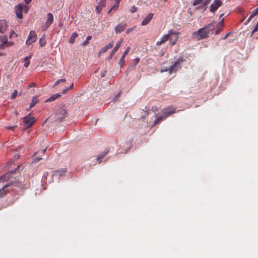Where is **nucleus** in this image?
Instances as JSON below:
<instances>
[{
  "mask_svg": "<svg viewBox=\"0 0 258 258\" xmlns=\"http://www.w3.org/2000/svg\"><path fill=\"white\" fill-rule=\"evenodd\" d=\"M78 35L77 33L74 32L72 33L69 39V43L73 44L75 41V39L78 37Z\"/></svg>",
  "mask_w": 258,
  "mask_h": 258,
  "instance_id": "nucleus-22",
  "label": "nucleus"
},
{
  "mask_svg": "<svg viewBox=\"0 0 258 258\" xmlns=\"http://www.w3.org/2000/svg\"><path fill=\"white\" fill-rule=\"evenodd\" d=\"M15 33V32L13 31V30H12L11 32H10V38H12V36Z\"/></svg>",
  "mask_w": 258,
  "mask_h": 258,
  "instance_id": "nucleus-52",
  "label": "nucleus"
},
{
  "mask_svg": "<svg viewBox=\"0 0 258 258\" xmlns=\"http://www.w3.org/2000/svg\"><path fill=\"white\" fill-rule=\"evenodd\" d=\"M16 170V169H15L14 171H11V172H8L5 175H4V176H3L1 177V180H6L7 179L9 180V179L10 177V175L11 174H12L13 173H14V172H15Z\"/></svg>",
  "mask_w": 258,
  "mask_h": 258,
  "instance_id": "nucleus-21",
  "label": "nucleus"
},
{
  "mask_svg": "<svg viewBox=\"0 0 258 258\" xmlns=\"http://www.w3.org/2000/svg\"><path fill=\"white\" fill-rule=\"evenodd\" d=\"M102 8L100 6H98V5L95 8L96 11L97 12V13L99 14L100 12V11H101Z\"/></svg>",
  "mask_w": 258,
  "mask_h": 258,
  "instance_id": "nucleus-37",
  "label": "nucleus"
},
{
  "mask_svg": "<svg viewBox=\"0 0 258 258\" xmlns=\"http://www.w3.org/2000/svg\"><path fill=\"white\" fill-rule=\"evenodd\" d=\"M24 1L26 4H29L31 3L32 0H24Z\"/></svg>",
  "mask_w": 258,
  "mask_h": 258,
  "instance_id": "nucleus-56",
  "label": "nucleus"
},
{
  "mask_svg": "<svg viewBox=\"0 0 258 258\" xmlns=\"http://www.w3.org/2000/svg\"><path fill=\"white\" fill-rule=\"evenodd\" d=\"M148 113H149V112L146 111L145 113V114L144 115H142V116H141V118L142 119H145L146 118V117L148 115Z\"/></svg>",
  "mask_w": 258,
  "mask_h": 258,
  "instance_id": "nucleus-41",
  "label": "nucleus"
},
{
  "mask_svg": "<svg viewBox=\"0 0 258 258\" xmlns=\"http://www.w3.org/2000/svg\"><path fill=\"white\" fill-rule=\"evenodd\" d=\"M120 93L119 92V93H118L116 95V96L115 97V98H114V99H116L117 98L119 97L120 96Z\"/></svg>",
  "mask_w": 258,
  "mask_h": 258,
  "instance_id": "nucleus-59",
  "label": "nucleus"
},
{
  "mask_svg": "<svg viewBox=\"0 0 258 258\" xmlns=\"http://www.w3.org/2000/svg\"><path fill=\"white\" fill-rule=\"evenodd\" d=\"M39 43H40V45L42 47V46H44L46 44V42L44 40H42V38L40 39L39 40Z\"/></svg>",
  "mask_w": 258,
  "mask_h": 258,
  "instance_id": "nucleus-35",
  "label": "nucleus"
},
{
  "mask_svg": "<svg viewBox=\"0 0 258 258\" xmlns=\"http://www.w3.org/2000/svg\"><path fill=\"white\" fill-rule=\"evenodd\" d=\"M41 158H36L34 159V162L36 163V162H39L41 160Z\"/></svg>",
  "mask_w": 258,
  "mask_h": 258,
  "instance_id": "nucleus-50",
  "label": "nucleus"
},
{
  "mask_svg": "<svg viewBox=\"0 0 258 258\" xmlns=\"http://www.w3.org/2000/svg\"><path fill=\"white\" fill-rule=\"evenodd\" d=\"M38 100L36 96L33 97L30 104V107H33L38 102Z\"/></svg>",
  "mask_w": 258,
  "mask_h": 258,
  "instance_id": "nucleus-24",
  "label": "nucleus"
},
{
  "mask_svg": "<svg viewBox=\"0 0 258 258\" xmlns=\"http://www.w3.org/2000/svg\"><path fill=\"white\" fill-rule=\"evenodd\" d=\"M67 114L66 109L63 107H61L56 111L55 114V119L58 121H62L66 117Z\"/></svg>",
  "mask_w": 258,
  "mask_h": 258,
  "instance_id": "nucleus-3",
  "label": "nucleus"
},
{
  "mask_svg": "<svg viewBox=\"0 0 258 258\" xmlns=\"http://www.w3.org/2000/svg\"><path fill=\"white\" fill-rule=\"evenodd\" d=\"M175 109L173 107H170L168 108L163 109L162 111V115L165 119L171 114L175 113Z\"/></svg>",
  "mask_w": 258,
  "mask_h": 258,
  "instance_id": "nucleus-9",
  "label": "nucleus"
},
{
  "mask_svg": "<svg viewBox=\"0 0 258 258\" xmlns=\"http://www.w3.org/2000/svg\"><path fill=\"white\" fill-rule=\"evenodd\" d=\"M257 14L255 12L254 10H253L252 12H251V13L250 15V17H251L252 18L255 15H256Z\"/></svg>",
  "mask_w": 258,
  "mask_h": 258,
  "instance_id": "nucleus-43",
  "label": "nucleus"
},
{
  "mask_svg": "<svg viewBox=\"0 0 258 258\" xmlns=\"http://www.w3.org/2000/svg\"><path fill=\"white\" fill-rule=\"evenodd\" d=\"M13 45V43L11 42H8V40L7 41V43H6V47H9Z\"/></svg>",
  "mask_w": 258,
  "mask_h": 258,
  "instance_id": "nucleus-45",
  "label": "nucleus"
},
{
  "mask_svg": "<svg viewBox=\"0 0 258 258\" xmlns=\"http://www.w3.org/2000/svg\"><path fill=\"white\" fill-rule=\"evenodd\" d=\"M36 41V34L35 31H31L30 32L29 35L28 37V38L26 40V44L27 45H30L32 43L35 42Z\"/></svg>",
  "mask_w": 258,
  "mask_h": 258,
  "instance_id": "nucleus-8",
  "label": "nucleus"
},
{
  "mask_svg": "<svg viewBox=\"0 0 258 258\" xmlns=\"http://www.w3.org/2000/svg\"><path fill=\"white\" fill-rule=\"evenodd\" d=\"M229 34H230V33H227V34H226V35H225V36L223 38V39H226V38L228 37V36L229 35Z\"/></svg>",
  "mask_w": 258,
  "mask_h": 258,
  "instance_id": "nucleus-58",
  "label": "nucleus"
},
{
  "mask_svg": "<svg viewBox=\"0 0 258 258\" xmlns=\"http://www.w3.org/2000/svg\"><path fill=\"white\" fill-rule=\"evenodd\" d=\"M91 36H88L86 38V40L82 42V45L84 46L87 45L88 44V40H91Z\"/></svg>",
  "mask_w": 258,
  "mask_h": 258,
  "instance_id": "nucleus-28",
  "label": "nucleus"
},
{
  "mask_svg": "<svg viewBox=\"0 0 258 258\" xmlns=\"http://www.w3.org/2000/svg\"><path fill=\"white\" fill-rule=\"evenodd\" d=\"M15 13L19 19H22L23 17V6L21 4H18L15 7Z\"/></svg>",
  "mask_w": 258,
  "mask_h": 258,
  "instance_id": "nucleus-11",
  "label": "nucleus"
},
{
  "mask_svg": "<svg viewBox=\"0 0 258 258\" xmlns=\"http://www.w3.org/2000/svg\"><path fill=\"white\" fill-rule=\"evenodd\" d=\"M7 187H10L11 190H14L18 191V189L22 188V186L20 182H12L11 181L10 184L5 185L2 189H0V197H3L5 194L6 191L5 188Z\"/></svg>",
  "mask_w": 258,
  "mask_h": 258,
  "instance_id": "nucleus-1",
  "label": "nucleus"
},
{
  "mask_svg": "<svg viewBox=\"0 0 258 258\" xmlns=\"http://www.w3.org/2000/svg\"><path fill=\"white\" fill-rule=\"evenodd\" d=\"M61 96V95L59 93L55 94L53 95H52L51 97L48 98L46 100L45 102H51L53 101L57 98Z\"/></svg>",
  "mask_w": 258,
  "mask_h": 258,
  "instance_id": "nucleus-20",
  "label": "nucleus"
},
{
  "mask_svg": "<svg viewBox=\"0 0 258 258\" xmlns=\"http://www.w3.org/2000/svg\"><path fill=\"white\" fill-rule=\"evenodd\" d=\"M164 117L162 115L161 116H158L154 121L153 124L154 125H156L159 123L161 121L164 119Z\"/></svg>",
  "mask_w": 258,
  "mask_h": 258,
  "instance_id": "nucleus-25",
  "label": "nucleus"
},
{
  "mask_svg": "<svg viewBox=\"0 0 258 258\" xmlns=\"http://www.w3.org/2000/svg\"><path fill=\"white\" fill-rule=\"evenodd\" d=\"M28 10V7L26 6H24V8H23V11H24V12H27Z\"/></svg>",
  "mask_w": 258,
  "mask_h": 258,
  "instance_id": "nucleus-48",
  "label": "nucleus"
},
{
  "mask_svg": "<svg viewBox=\"0 0 258 258\" xmlns=\"http://www.w3.org/2000/svg\"><path fill=\"white\" fill-rule=\"evenodd\" d=\"M258 31V21H257V22L256 23L254 29H253V30L251 32V36L253 35V34L257 31Z\"/></svg>",
  "mask_w": 258,
  "mask_h": 258,
  "instance_id": "nucleus-33",
  "label": "nucleus"
},
{
  "mask_svg": "<svg viewBox=\"0 0 258 258\" xmlns=\"http://www.w3.org/2000/svg\"><path fill=\"white\" fill-rule=\"evenodd\" d=\"M168 34L169 35L168 40L172 45H174L178 38V32L173 30H170L168 31Z\"/></svg>",
  "mask_w": 258,
  "mask_h": 258,
  "instance_id": "nucleus-5",
  "label": "nucleus"
},
{
  "mask_svg": "<svg viewBox=\"0 0 258 258\" xmlns=\"http://www.w3.org/2000/svg\"><path fill=\"white\" fill-rule=\"evenodd\" d=\"M108 50L107 47H106L105 46H104L103 47H102L99 51V54H101V53H104L107 50Z\"/></svg>",
  "mask_w": 258,
  "mask_h": 258,
  "instance_id": "nucleus-34",
  "label": "nucleus"
},
{
  "mask_svg": "<svg viewBox=\"0 0 258 258\" xmlns=\"http://www.w3.org/2000/svg\"><path fill=\"white\" fill-rule=\"evenodd\" d=\"M152 110H154V111H158V108L157 107L153 106L152 107Z\"/></svg>",
  "mask_w": 258,
  "mask_h": 258,
  "instance_id": "nucleus-57",
  "label": "nucleus"
},
{
  "mask_svg": "<svg viewBox=\"0 0 258 258\" xmlns=\"http://www.w3.org/2000/svg\"><path fill=\"white\" fill-rule=\"evenodd\" d=\"M122 39H121L120 40V41L119 42H118L115 47H114V48L113 49V50L111 51V52H110V55L108 56L107 57V59H110L112 58V57L113 56V55L114 54V53H115V52L118 49V48L121 46V44H122Z\"/></svg>",
  "mask_w": 258,
  "mask_h": 258,
  "instance_id": "nucleus-12",
  "label": "nucleus"
},
{
  "mask_svg": "<svg viewBox=\"0 0 258 258\" xmlns=\"http://www.w3.org/2000/svg\"><path fill=\"white\" fill-rule=\"evenodd\" d=\"M46 150V148L42 150V153H44L45 152Z\"/></svg>",
  "mask_w": 258,
  "mask_h": 258,
  "instance_id": "nucleus-63",
  "label": "nucleus"
},
{
  "mask_svg": "<svg viewBox=\"0 0 258 258\" xmlns=\"http://www.w3.org/2000/svg\"><path fill=\"white\" fill-rule=\"evenodd\" d=\"M24 122L25 124V128H28L31 127L35 122V118L31 116L30 114H28L23 118Z\"/></svg>",
  "mask_w": 258,
  "mask_h": 258,
  "instance_id": "nucleus-6",
  "label": "nucleus"
},
{
  "mask_svg": "<svg viewBox=\"0 0 258 258\" xmlns=\"http://www.w3.org/2000/svg\"><path fill=\"white\" fill-rule=\"evenodd\" d=\"M113 42L112 41L110 43H109L108 44L106 45L105 46L107 47L108 49H109L113 47Z\"/></svg>",
  "mask_w": 258,
  "mask_h": 258,
  "instance_id": "nucleus-38",
  "label": "nucleus"
},
{
  "mask_svg": "<svg viewBox=\"0 0 258 258\" xmlns=\"http://www.w3.org/2000/svg\"><path fill=\"white\" fill-rule=\"evenodd\" d=\"M31 58V55H30L28 56L25 57V58L22 59V61L24 62V66L25 68H27L30 63V59Z\"/></svg>",
  "mask_w": 258,
  "mask_h": 258,
  "instance_id": "nucleus-19",
  "label": "nucleus"
},
{
  "mask_svg": "<svg viewBox=\"0 0 258 258\" xmlns=\"http://www.w3.org/2000/svg\"><path fill=\"white\" fill-rule=\"evenodd\" d=\"M120 1V0H115V2L116 3L119 4Z\"/></svg>",
  "mask_w": 258,
  "mask_h": 258,
  "instance_id": "nucleus-64",
  "label": "nucleus"
},
{
  "mask_svg": "<svg viewBox=\"0 0 258 258\" xmlns=\"http://www.w3.org/2000/svg\"><path fill=\"white\" fill-rule=\"evenodd\" d=\"M255 12L258 14V7L257 8H256L254 10Z\"/></svg>",
  "mask_w": 258,
  "mask_h": 258,
  "instance_id": "nucleus-62",
  "label": "nucleus"
},
{
  "mask_svg": "<svg viewBox=\"0 0 258 258\" xmlns=\"http://www.w3.org/2000/svg\"><path fill=\"white\" fill-rule=\"evenodd\" d=\"M109 152V149H106L104 152H102L97 158V160H99L102 158H103L107 153Z\"/></svg>",
  "mask_w": 258,
  "mask_h": 258,
  "instance_id": "nucleus-23",
  "label": "nucleus"
},
{
  "mask_svg": "<svg viewBox=\"0 0 258 258\" xmlns=\"http://www.w3.org/2000/svg\"><path fill=\"white\" fill-rule=\"evenodd\" d=\"M73 86H74V84H73V83H72V84H71V85L70 86V87H69V88H69V89H70L73 88Z\"/></svg>",
  "mask_w": 258,
  "mask_h": 258,
  "instance_id": "nucleus-61",
  "label": "nucleus"
},
{
  "mask_svg": "<svg viewBox=\"0 0 258 258\" xmlns=\"http://www.w3.org/2000/svg\"><path fill=\"white\" fill-rule=\"evenodd\" d=\"M203 0H195L194 2H193V4L192 5L194 6H197L200 4H201L202 3Z\"/></svg>",
  "mask_w": 258,
  "mask_h": 258,
  "instance_id": "nucleus-36",
  "label": "nucleus"
},
{
  "mask_svg": "<svg viewBox=\"0 0 258 258\" xmlns=\"http://www.w3.org/2000/svg\"><path fill=\"white\" fill-rule=\"evenodd\" d=\"M130 50V47L128 46L125 49V50L124 51L123 54L122 55L121 58H120V59L118 61V64L120 66V67H122V66H123V64L124 62L125 57L126 55L128 53V52H129Z\"/></svg>",
  "mask_w": 258,
  "mask_h": 258,
  "instance_id": "nucleus-15",
  "label": "nucleus"
},
{
  "mask_svg": "<svg viewBox=\"0 0 258 258\" xmlns=\"http://www.w3.org/2000/svg\"><path fill=\"white\" fill-rule=\"evenodd\" d=\"M106 75V71H104L103 72H102L101 74V77L102 78L104 77Z\"/></svg>",
  "mask_w": 258,
  "mask_h": 258,
  "instance_id": "nucleus-55",
  "label": "nucleus"
},
{
  "mask_svg": "<svg viewBox=\"0 0 258 258\" xmlns=\"http://www.w3.org/2000/svg\"><path fill=\"white\" fill-rule=\"evenodd\" d=\"M133 30V28H130V29H128L126 30V33L127 34H128L130 33Z\"/></svg>",
  "mask_w": 258,
  "mask_h": 258,
  "instance_id": "nucleus-51",
  "label": "nucleus"
},
{
  "mask_svg": "<svg viewBox=\"0 0 258 258\" xmlns=\"http://www.w3.org/2000/svg\"><path fill=\"white\" fill-rule=\"evenodd\" d=\"M211 0H205L204 4L202 5L203 8H205V10L207 9V5L211 3Z\"/></svg>",
  "mask_w": 258,
  "mask_h": 258,
  "instance_id": "nucleus-31",
  "label": "nucleus"
},
{
  "mask_svg": "<svg viewBox=\"0 0 258 258\" xmlns=\"http://www.w3.org/2000/svg\"><path fill=\"white\" fill-rule=\"evenodd\" d=\"M118 6H119V4L118 3H115V4L112 6V7L110 9V10L108 11V13H110V12L112 11V10H116L118 7Z\"/></svg>",
  "mask_w": 258,
  "mask_h": 258,
  "instance_id": "nucleus-30",
  "label": "nucleus"
},
{
  "mask_svg": "<svg viewBox=\"0 0 258 258\" xmlns=\"http://www.w3.org/2000/svg\"><path fill=\"white\" fill-rule=\"evenodd\" d=\"M67 172L66 168H62L59 170H56L52 172V176L59 177L63 175Z\"/></svg>",
  "mask_w": 258,
  "mask_h": 258,
  "instance_id": "nucleus-16",
  "label": "nucleus"
},
{
  "mask_svg": "<svg viewBox=\"0 0 258 258\" xmlns=\"http://www.w3.org/2000/svg\"><path fill=\"white\" fill-rule=\"evenodd\" d=\"M162 43H163V42L162 41V40H161L160 41H158L156 42V45H161Z\"/></svg>",
  "mask_w": 258,
  "mask_h": 258,
  "instance_id": "nucleus-47",
  "label": "nucleus"
},
{
  "mask_svg": "<svg viewBox=\"0 0 258 258\" xmlns=\"http://www.w3.org/2000/svg\"><path fill=\"white\" fill-rule=\"evenodd\" d=\"M180 60L178 59L174 62V63L170 66L168 68L169 73L172 74L175 72L180 67Z\"/></svg>",
  "mask_w": 258,
  "mask_h": 258,
  "instance_id": "nucleus-10",
  "label": "nucleus"
},
{
  "mask_svg": "<svg viewBox=\"0 0 258 258\" xmlns=\"http://www.w3.org/2000/svg\"><path fill=\"white\" fill-rule=\"evenodd\" d=\"M69 90V88H66V89L63 90L62 94H65V93H67V92Z\"/></svg>",
  "mask_w": 258,
  "mask_h": 258,
  "instance_id": "nucleus-54",
  "label": "nucleus"
},
{
  "mask_svg": "<svg viewBox=\"0 0 258 258\" xmlns=\"http://www.w3.org/2000/svg\"><path fill=\"white\" fill-rule=\"evenodd\" d=\"M35 86V84L34 83H31L29 86H28V87L29 88H31V87H34Z\"/></svg>",
  "mask_w": 258,
  "mask_h": 258,
  "instance_id": "nucleus-53",
  "label": "nucleus"
},
{
  "mask_svg": "<svg viewBox=\"0 0 258 258\" xmlns=\"http://www.w3.org/2000/svg\"><path fill=\"white\" fill-rule=\"evenodd\" d=\"M153 14L149 13L142 21V25L143 26L147 25L152 19Z\"/></svg>",
  "mask_w": 258,
  "mask_h": 258,
  "instance_id": "nucleus-18",
  "label": "nucleus"
},
{
  "mask_svg": "<svg viewBox=\"0 0 258 258\" xmlns=\"http://www.w3.org/2000/svg\"><path fill=\"white\" fill-rule=\"evenodd\" d=\"M220 31V29H217L215 31V34H218L219 32Z\"/></svg>",
  "mask_w": 258,
  "mask_h": 258,
  "instance_id": "nucleus-60",
  "label": "nucleus"
},
{
  "mask_svg": "<svg viewBox=\"0 0 258 258\" xmlns=\"http://www.w3.org/2000/svg\"><path fill=\"white\" fill-rule=\"evenodd\" d=\"M169 34H165L164 35H163L162 38H161V40L164 43L165 42H166V41H167L168 40V38H169Z\"/></svg>",
  "mask_w": 258,
  "mask_h": 258,
  "instance_id": "nucleus-27",
  "label": "nucleus"
},
{
  "mask_svg": "<svg viewBox=\"0 0 258 258\" xmlns=\"http://www.w3.org/2000/svg\"><path fill=\"white\" fill-rule=\"evenodd\" d=\"M137 8L135 6H133L131 9V12L134 13L137 11Z\"/></svg>",
  "mask_w": 258,
  "mask_h": 258,
  "instance_id": "nucleus-40",
  "label": "nucleus"
},
{
  "mask_svg": "<svg viewBox=\"0 0 258 258\" xmlns=\"http://www.w3.org/2000/svg\"><path fill=\"white\" fill-rule=\"evenodd\" d=\"M126 25L124 23H120L118 24L115 28V31L116 33H120L124 31Z\"/></svg>",
  "mask_w": 258,
  "mask_h": 258,
  "instance_id": "nucleus-17",
  "label": "nucleus"
},
{
  "mask_svg": "<svg viewBox=\"0 0 258 258\" xmlns=\"http://www.w3.org/2000/svg\"><path fill=\"white\" fill-rule=\"evenodd\" d=\"M47 19L45 23L41 27L42 31H45L47 28L52 24L53 22V16L50 13H48L47 14Z\"/></svg>",
  "mask_w": 258,
  "mask_h": 258,
  "instance_id": "nucleus-4",
  "label": "nucleus"
},
{
  "mask_svg": "<svg viewBox=\"0 0 258 258\" xmlns=\"http://www.w3.org/2000/svg\"><path fill=\"white\" fill-rule=\"evenodd\" d=\"M208 32L205 27H203L193 33V37L198 40L207 38L209 37Z\"/></svg>",
  "mask_w": 258,
  "mask_h": 258,
  "instance_id": "nucleus-2",
  "label": "nucleus"
},
{
  "mask_svg": "<svg viewBox=\"0 0 258 258\" xmlns=\"http://www.w3.org/2000/svg\"><path fill=\"white\" fill-rule=\"evenodd\" d=\"M8 27V25L6 20H0V33H4Z\"/></svg>",
  "mask_w": 258,
  "mask_h": 258,
  "instance_id": "nucleus-14",
  "label": "nucleus"
},
{
  "mask_svg": "<svg viewBox=\"0 0 258 258\" xmlns=\"http://www.w3.org/2000/svg\"><path fill=\"white\" fill-rule=\"evenodd\" d=\"M17 94H18L17 91L16 90H15L14 91V92H13V93L12 94V95H11V96L10 97V98L11 99H14L17 97Z\"/></svg>",
  "mask_w": 258,
  "mask_h": 258,
  "instance_id": "nucleus-29",
  "label": "nucleus"
},
{
  "mask_svg": "<svg viewBox=\"0 0 258 258\" xmlns=\"http://www.w3.org/2000/svg\"><path fill=\"white\" fill-rule=\"evenodd\" d=\"M6 47V43H2L0 44V49H3Z\"/></svg>",
  "mask_w": 258,
  "mask_h": 258,
  "instance_id": "nucleus-44",
  "label": "nucleus"
},
{
  "mask_svg": "<svg viewBox=\"0 0 258 258\" xmlns=\"http://www.w3.org/2000/svg\"><path fill=\"white\" fill-rule=\"evenodd\" d=\"M66 81V79H58L57 80L55 83V85H57L59 83H60V82H65Z\"/></svg>",
  "mask_w": 258,
  "mask_h": 258,
  "instance_id": "nucleus-39",
  "label": "nucleus"
},
{
  "mask_svg": "<svg viewBox=\"0 0 258 258\" xmlns=\"http://www.w3.org/2000/svg\"><path fill=\"white\" fill-rule=\"evenodd\" d=\"M106 0H101L99 3L98 6H100L101 7L103 8L105 6Z\"/></svg>",
  "mask_w": 258,
  "mask_h": 258,
  "instance_id": "nucleus-32",
  "label": "nucleus"
},
{
  "mask_svg": "<svg viewBox=\"0 0 258 258\" xmlns=\"http://www.w3.org/2000/svg\"><path fill=\"white\" fill-rule=\"evenodd\" d=\"M8 40L7 36L6 35L0 36V42L3 43H6Z\"/></svg>",
  "mask_w": 258,
  "mask_h": 258,
  "instance_id": "nucleus-26",
  "label": "nucleus"
},
{
  "mask_svg": "<svg viewBox=\"0 0 258 258\" xmlns=\"http://www.w3.org/2000/svg\"><path fill=\"white\" fill-rule=\"evenodd\" d=\"M167 71H169L168 68H164V69H162L161 70V72H167Z\"/></svg>",
  "mask_w": 258,
  "mask_h": 258,
  "instance_id": "nucleus-49",
  "label": "nucleus"
},
{
  "mask_svg": "<svg viewBox=\"0 0 258 258\" xmlns=\"http://www.w3.org/2000/svg\"><path fill=\"white\" fill-rule=\"evenodd\" d=\"M251 19H252V18L249 16L248 18V19L246 20V21L244 22V25H247L250 21V20Z\"/></svg>",
  "mask_w": 258,
  "mask_h": 258,
  "instance_id": "nucleus-42",
  "label": "nucleus"
},
{
  "mask_svg": "<svg viewBox=\"0 0 258 258\" xmlns=\"http://www.w3.org/2000/svg\"><path fill=\"white\" fill-rule=\"evenodd\" d=\"M222 4L221 0H214L210 6V11L214 14L216 11L222 5Z\"/></svg>",
  "mask_w": 258,
  "mask_h": 258,
  "instance_id": "nucleus-7",
  "label": "nucleus"
},
{
  "mask_svg": "<svg viewBox=\"0 0 258 258\" xmlns=\"http://www.w3.org/2000/svg\"><path fill=\"white\" fill-rule=\"evenodd\" d=\"M223 21H224V19L222 18L217 25H220L222 26L223 24Z\"/></svg>",
  "mask_w": 258,
  "mask_h": 258,
  "instance_id": "nucleus-46",
  "label": "nucleus"
},
{
  "mask_svg": "<svg viewBox=\"0 0 258 258\" xmlns=\"http://www.w3.org/2000/svg\"><path fill=\"white\" fill-rule=\"evenodd\" d=\"M216 23L214 21L211 22L207 26L204 27L206 28V31H208V35L212 34L213 33V31L215 29Z\"/></svg>",
  "mask_w": 258,
  "mask_h": 258,
  "instance_id": "nucleus-13",
  "label": "nucleus"
}]
</instances>
